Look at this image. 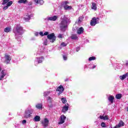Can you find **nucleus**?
Listing matches in <instances>:
<instances>
[{"instance_id": "obj_2", "label": "nucleus", "mask_w": 128, "mask_h": 128, "mask_svg": "<svg viewBox=\"0 0 128 128\" xmlns=\"http://www.w3.org/2000/svg\"><path fill=\"white\" fill-rule=\"evenodd\" d=\"M70 22V18L68 16L64 15L61 17V22L60 24V28L62 32H66L68 28V22Z\"/></svg>"}, {"instance_id": "obj_26", "label": "nucleus", "mask_w": 128, "mask_h": 128, "mask_svg": "<svg viewBox=\"0 0 128 128\" xmlns=\"http://www.w3.org/2000/svg\"><path fill=\"white\" fill-rule=\"evenodd\" d=\"M34 122H40V117L38 116H36L34 118Z\"/></svg>"}, {"instance_id": "obj_31", "label": "nucleus", "mask_w": 128, "mask_h": 128, "mask_svg": "<svg viewBox=\"0 0 128 128\" xmlns=\"http://www.w3.org/2000/svg\"><path fill=\"white\" fill-rule=\"evenodd\" d=\"M96 58L94 56L90 57L88 58V61L91 62V60H96Z\"/></svg>"}, {"instance_id": "obj_49", "label": "nucleus", "mask_w": 128, "mask_h": 128, "mask_svg": "<svg viewBox=\"0 0 128 128\" xmlns=\"http://www.w3.org/2000/svg\"><path fill=\"white\" fill-rule=\"evenodd\" d=\"M125 66H128V61H126V62L125 63Z\"/></svg>"}, {"instance_id": "obj_18", "label": "nucleus", "mask_w": 128, "mask_h": 128, "mask_svg": "<svg viewBox=\"0 0 128 128\" xmlns=\"http://www.w3.org/2000/svg\"><path fill=\"white\" fill-rule=\"evenodd\" d=\"M36 108H37V110H42V104L38 103L36 104Z\"/></svg>"}, {"instance_id": "obj_15", "label": "nucleus", "mask_w": 128, "mask_h": 128, "mask_svg": "<svg viewBox=\"0 0 128 128\" xmlns=\"http://www.w3.org/2000/svg\"><path fill=\"white\" fill-rule=\"evenodd\" d=\"M30 18H32V16L28 14H26L24 17V20L26 22H28L30 20Z\"/></svg>"}, {"instance_id": "obj_6", "label": "nucleus", "mask_w": 128, "mask_h": 128, "mask_svg": "<svg viewBox=\"0 0 128 128\" xmlns=\"http://www.w3.org/2000/svg\"><path fill=\"white\" fill-rule=\"evenodd\" d=\"M58 18V16H48L44 19V22H48V20H52V22H56V20Z\"/></svg>"}, {"instance_id": "obj_52", "label": "nucleus", "mask_w": 128, "mask_h": 128, "mask_svg": "<svg viewBox=\"0 0 128 128\" xmlns=\"http://www.w3.org/2000/svg\"><path fill=\"white\" fill-rule=\"evenodd\" d=\"M2 70V68L0 66V72Z\"/></svg>"}, {"instance_id": "obj_41", "label": "nucleus", "mask_w": 128, "mask_h": 128, "mask_svg": "<svg viewBox=\"0 0 128 128\" xmlns=\"http://www.w3.org/2000/svg\"><path fill=\"white\" fill-rule=\"evenodd\" d=\"M8 6L6 5L4 6L3 8L4 10H8Z\"/></svg>"}, {"instance_id": "obj_55", "label": "nucleus", "mask_w": 128, "mask_h": 128, "mask_svg": "<svg viewBox=\"0 0 128 128\" xmlns=\"http://www.w3.org/2000/svg\"><path fill=\"white\" fill-rule=\"evenodd\" d=\"M115 70H116V68H115Z\"/></svg>"}, {"instance_id": "obj_35", "label": "nucleus", "mask_w": 128, "mask_h": 128, "mask_svg": "<svg viewBox=\"0 0 128 128\" xmlns=\"http://www.w3.org/2000/svg\"><path fill=\"white\" fill-rule=\"evenodd\" d=\"M62 104H66V98H62L61 100Z\"/></svg>"}, {"instance_id": "obj_4", "label": "nucleus", "mask_w": 128, "mask_h": 128, "mask_svg": "<svg viewBox=\"0 0 128 128\" xmlns=\"http://www.w3.org/2000/svg\"><path fill=\"white\" fill-rule=\"evenodd\" d=\"M4 58V62L6 64H8L10 62V60H12V56L10 55H8V54H5V56Z\"/></svg>"}, {"instance_id": "obj_21", "label": "nucleus", "mask_w": 128, "mask_h": 128, "mask_svg": "<svg viewBox=\"0 0 128 128\" xmlns=\"http://www.w3.org/2000/svg\"><path fill=\"white\" fill-rule=\"evenodd\" d=\"M18 2V4H26L28 2V0H19Z\"/></svg>"}, {"instance_id": "obj_32", "label": "nucleus", "mask_w": 128, "mask_h": 128, "mask_svg": "<svg viewBox=\"0 0 128 128\" xmlns=\"http://www.w3.org/2000/svg\"><path fill=\"white\" fill-rule=\"evenodd\" d=\"M122 64H118L116 66V68L118 70H120V68H122Z\"/></svg>"}, {"instance_id": "obj_29", "label": "nucleus", "mask_w": 128, "mask_h": 128, "mask_svg": "<svg viewBox=\"0 0 128 128\" xmlns=\"http://www.w3.org/2000/svg\"><path fill=\"white\" fill-rule=\"evenodd\" d=\"M116 98L117 100H120L122 98V94H116Z\"/></svg>"}, {"instance_id": "obj_25", "label": "nucleus", "mask_w": 128, "mask_h": 128, "mask_svg": "<svg viewBox=\"0 0 128 128\" xmlns=\"http://www.w3.org/2000/svg\"><path fill=\"white\" fill-rule=\"evenodd\" d=\"M92 10H96L97 7H96V3H92Z\"/></svg>"}, {"instance_id": "obj_17", "label": "nucleus", "mask_w": 128, "mask_h": 128, "mask_svg": "<svg viewBox=\"0 0 128 128\" xmlns=\"http://www.w3.org/2000/svg\"><path fill=\"white\" fill-rule=\"evenodd\" d=\"M84 28H82V27L80 28L77 30L78 34H84Z\"/></svg>"}, {"instance_id": "obj_20", "label": "nucleus", "mask_w": 128, "mask_h": 128, "mask_svg": "<svg viewBox=\"0 0 128 128\" xmlns=\"http://www.w3.org/2000/svg\"><path fill=\"white\" fill-rule=\"evenodd\" d=\"M100 120H108V115L106 116H104V115L100 116Z\"/></svg>"}, {"instance_id": "obj_19", "label": "nucleus", "mask_w": 128, "mask_h": 128, "mask_svg": "<svg viewBox=\"0 0 128 128\" xmlns=\"http://www.w3.org/2000/svg\"><path fill=\"white\" fill-rule=\"evenodd\" d=\"M114 97L112 95H110L108 97V100H109V102H111V104H114Z\"/></svg>"}, {"instance_id": "obj_13", "label": "nucleus", "mask_w": 128, "mask_h": 128, "mask_svg": "<svg viewBox=\"0 0 128 128\" xmlns=\"http://www.w3.org/2000/svg\"><path fill=\"white\" fill-rule=\"evenodd\" d=\"M34 2H36V4H40V6H42L44 2V0H34Z\"/></svg>"}, {"instance_id": "obj_50", "label": "nucleus", "mask_w": 128, "mask_h": 128, "mask_svg": "<svg viewBox=\"0 0 128 128\" xmlns=\"http://www.w3.org/2000/svg\"><path fill=\"white\" fill-rule=\"evenodd\" d=\"M96 66L93 65L92 68H96Z\"/></svg>"}, {"instance_id": "obj_8", "label": "nucleus", "mask_w": 128, "mask_h": 128, "mask_svg": "<svg viewBox=\"0 0 128 128\" xmlns=\"http://www.w3.org/2000/svg\"><path fill=\"white\" fill-rule=\"evenodd\" d=\"M68 2H63L62 4V6L64 8V10H72V6L68 5Z\"/></svg>"}, {"instance_id": "obj_33", "label": "nucleus", "mask_w": 128, "mask_h": 128, "mask_svg": "<svg viewBox=\"0 0 128 128\" xmlns=\"http://www.w3.org/2000/svg\"><path fill=\"white\" fill-rule=\"evenodd\" d=\"M101 126L102 128H106V123H104V122H102L101 123Z\"/></svg>"}, {"instance_id": "obj_48", "label": "nucleus", "mask_w": 128, "mask_h": 128, "mask_svg": "<svg viewBox=\"0 0 128 128\" xmlns=\"http://www.w3.org/2000/svg\"><path fill=\"white\" fill-rule=\"evenodd\" d=\"M80 47H78L76 48V52H78V50H80Z\"/></svg>"}, {"instance_id": "obj_51", "label": "nucleus", "mask_w": 128, "mask_h": 128, "mask_svg": "<svg viewBox=\"0 0 128 128\" xmlns=\"http://www.w3.org/2000/svg\"><path fill=\"white\" fill-rule=\"evenodd\" d=\"M68 78L65 80V82H68Z\"/></svg>"}, {"instance_id": "obj_46", "label": "nucleus", "mask_w": 128, "mask_h": 128, "mask_svg": "<svg viewBox=\"0 0 128 128\" xmlns=\"http://www.w3.org/2000/svg\"><path fill=\"white\" fill-rule=\"evenodd\" d=\"M39 34H40L41 36H44V32H40V33H39Z\"/></svg>"}, {"instance_id": "obj_1", "label": "nucleus", "mask_w": 128, "mask_h": 128, "mask_svg": "<svg viewBox=\"0 0 128 128\" xmlns=\"http://www.w3.org/2000/svg\"><path fill=\"white\" fill-rule=\"evenodd\" d=\"M13 32L15 34L16 39L20 42L18 44H20V40H22V36L24 32V28L20 26V24H16L14 28H13Z\"/></svg>"}, {"instance_id": "obj_40", "label": "nucleus", "mask_w": 128, "mask_h": 128, "mask_svg": "<svg viewBox=\"0 0 128 128\" xmlns=\"http://www.w3.org/2000/svg\"><path fill=\"white\" fill-rule=\"evenodd\" d=\"M63 58L64 60H68V57L66 55L63 56Z\"/></svg>"}, {"instance_id": "obj_16", "label": "nucleus", "mask_w": 128, "mask_h": 128, "mask_svg": "<svg viewBox=\"0 0 128 128\" xmlns=\"http://www.w3.org/2000/svg\"><path fill=\"white\" fill-rule=\"evenodd\" d=\"M68 110V104H66L62 108V112H66Z\"/></svg>"}, {"instance_id": "obj_9", "label": "nucleus", "mask_w": 128, "mask_h": 128, "mask_svg": "<svg viewBox=\"0 0 128 128\" xmlns=\"http://www.w3.org/2000/svg\"><path fill=\"white\" fill-rule=\"evenodd\" d=\"M44 60V57L41 56L40 58H36V59L35 60L34 64L35 66H38V64H42Z\"/></svg>"}, {"instance_id": "obj_23", "label": "nucleus", "mask_w": 128, "mask_h": 128, "mask_svg": "<svg viewBox=\"0 0 128 128\" xmlns=\"http://www.w3.org/2000/svg\"><path fill=\"white\" fill-rule=\"evenodd\" d=\"M49 94H50V91H46L44 92V98H46Z\"/></svg>"}, {"instance_id": "obj_37", "label": "nucleus", "mask_w": 128, "mask_h": 128, "mask_svg": "<svg viewBox=\"0 0 128 128\" xmlns=\"http://www.w3.org/2000/svg\"><path fill=\"white\" fill-rule=\"evenodd\" d=\"M47 100L49 102H52V98H50V96H48L47 98Z\"/></svg>"}, {"instance_id": "obj_30", "label": "nucleus", "mask_w": 128, "mask_h": 128, "mask_svg": "<svg viewBox=\"0 0 128 128\" xmlns=\"http://www.w3.org/2000/svg\"><path fill=\"white\" fill-rule=\"evenodd\" d=\"M71 38L72 40H78V36L76 34H72Z\"/></svg>"}, {"instance_id": "obj_22", "label": "nucleus", "mask_w": 128, "mask_h": 128, "mask_svg": "<svg viewBox=\"0 0 128 128\" xmlns=\"http://www.w3.org/2000/svg\"><path fill=\"white\" fill-rule=\"evenodd\" d=\"M128 76V74L126 73V74L121 76H120V80H124V78H126V76Z\"/></svg>"}, {"instance_id": "obj_42", "label": "nucleus", "mask_w": 128, "mask_h": 128, "mask_svg": "<svg viewBox=\"0 0 128 128\" xmlns=\"http://www.w3.org/2000/svg\"><path fill=\"white\" fill-rule=\"evenodd\" d=\"M46 44H48V40L46 39L44 40V44L46 46Z\"/></svg>"}, {"instance_id": "obj_34", "label": "nucleus", "mask_w": 128, "mask_h": 128, "mask_svg": "<svg viewBox=\"0 0 128 128\" xmlns=\"http://www.w3.org/2000/svg\"><path fill=\"white\" fill-rule=\"evenodd\" d=\"M12 1H10L8 2H7V6H12Z\"/></svg>"}, {"instance_id": "obj_43", "label": "nucleus", "mask_w": 128, "mask_h": 128, "mask_svg": "<svg viewBox=\"0 0 128 128\" xmlns=\"http://www.w3.org/2000/svg\"><path fill=\"white\" fill-rule=\"evenodd\" d=\"M50 104H48V106L49 108H52L53 106V105L52 104V102H50Z\"/></svg>"}, {"instance_id": "obj_47", "label": "nucleus", "mask_w": 128, "mask_h": 128, "mask_svg": "<svg viewBox=\"0 0 128 128\" xmlns=\"http://www.w3.org/2000/svg\"><path fill=\"white\" fill-rule=\"evenodd\" d=\"M38 34H39L38 32H36L34 33V35H35L36 36H38Z\"/></svg>"}, {"instance_id": "obj_10", "label": "nucleus", "mask_w": 128, "mask_h": 128, "mask_svg": "<svg viewBox=\"0 0 128 128\" xmlns=\"http://www.w3.org/2000/svg\"><path fill=\"white\" fill-rule=\"evenodd\" d=\"M64 86H62V85L59 86L56 90V91L58 92V96H60V94H62V92H64Z\"/></svg>"}, {"instance_id": "obj_28", "label": "nucleus", "mask_w": 128, "mask_h": 128, "mask_svg": "<svg viewBox=\"0 0 128 128\" xmlns=\"http://www.w3.org/2000/svg\"><path fill=\"white\" fill-rule=\"evenodd\" d=\"M10 30H11V28L9 27H6L4 30V31L5 32H10Z\"/></svg>"}, {"instance_id": "obj_3", "label": "nucleus", "mask_w": 128, "mask_h": 128, "mask_svg": "<svg viewBox=\"0 0 128 128\" xmlns=\"http://www.w3.org/2000/svg\"><path fill=\"white\" fill-rule=\"evenodd\" d=\"M33 113L34 109L26 110L24 114V117L26 118H30V115L32 114Z\"/></svg>"}, {"instance_id": "obj_54", "label": "nucleus", "mask_w": 128, "mask_h": 128, "mask_svg": "<svg viewBox=\"0 0 128 128\" xmlns=\"http://www.w3.org/2000/svg\"><path fill=\"white\" fill-rule=\"evenodd\" d=\"M92 66V65H90V66Z\"/></svg>"}, {"instance_id": "obj_45", "label": "nucleus", "mask_w": 128, "mask_h": 128, "mask_svg": "<svg viewBox=\"0 0 128 128\" xmlns=\"http://www.w3.org/2000/svg\"><path fill=\"white\" fill-rule=\"evenodd\" d=\"M22 124H26V120H23L22 121Z\"/></svg>"}, {"instance_id": "obj_27", "label": "nucleus", "mask_w": 128, "mask_h": 128, "mask_svg": "<svg viewBox=\"0 0 128 128\" xmlns=\"http://www.w3.org/2000/svg\"><path fill=\"white\" fill-rule=\"evenodd\" d=\"M84 16H81L78 18V24H80V22H82V20H84Z\"/></svg>"}, {"instance_id": "obj_36", "label": "nucleus", "mask_w": 128, "mask_h": 128, "mask_svg": "<svg viewBox=\"0 0 128 128\" xmlns=\"http://www.w3.org/2000/svg\"><path fill=\"white\" fill-rule=\"evenodd\" d=\"M58 38H64V34H58Z\"/></svg>"}, {"instance_id": "obj_7", "label": "nucleus", "mask_w": 128, "mask_h": 128, "mask_svg": "<svg viewBox=\"0 0 128 128\" xmlns=\"http://www.w3.org/2000/svg\"><path fill=\"white\" fill-rule=\"evenodd\" d=\"M47 38L49 40H50V42H54L56 41V36H54V33H52L51 34H49L48 35Z\"/></svg>"}, {"instance_id": "obj_11", "label": "nucleus", "mask_w": 128, "mask_h": 128, "mask_svg": "<svg viewBox=\"0 0 128 128\" xmlns=\"http://www.w3.org/2000/svg\"><path fill=\"white\" fill-rule=\"evenodd\" d=\"M50 120H48L47 118H44V120L42 121V125L43 126H44V128L48 126Z\"/></svg>"}, {"instance_id": "obj_44", "label": "nucleus", "mask_w": 128, "mask_h": 128, "mask_svg": "<svg viewBox=\"0 0 128 128\" xmlns=\"http://www.w3.org/2000/svg\"><path fill=\"white\" fill-rule=\"evenodd\" d=\"M44 36H48V32H46L44 34Z\"/></svg>"}, {"instance_id": "obj_12", "label": "nucleus", "mask_w": 128, "mask_h": 128, "mask_svg": "<svg viewBox=\"0 0 128 128\" xmlns=\"http://www.w3.org/2000/svg\"><path fill=\"white\" fill-rule=\"evenodd\" d=\"M66 117L64 115H62L60 116V122H58V124H64V120H66Z\"/></svg>"}, {"instance_id": "obj_38", "label": "nucleus", "mask_w": 128, "mask_h": 128, "mask_svg": "<svg viewBox=\"0 0 128 128\" xmlns=\"http://www.w3.org/2000/svg\"><path fill=\"white\" fill-rule=\"evenodd\" d=\"M10 0H4L2 4H8Z\"/></svg>"}, {"instance_id": "obj_5", "label": "nucleus", "mask_w": 128, "mask_h": 128, "mask_svg": "<svg viewBox=\"0 0 128 128\" xmlns=\"http://www.w3.org/2000/svg\"><path fill=\"white\" fill-rule=\"evenodd\" d=\"M100 22V18H94L90 21V24L92 26H94Z\"/></svg>"}, {"instance_id": "obj_53", "label": "nucleus", "mask_w": 128, "mask_h": 128, "mask_svg": "<svg viewBox=\"0 0 128 128\" xmlns=\"http://www.w3.org/2000/svg\"><path fill=\"white\" fill-rule=\"evenodd\" d=\"M127 112H128V110H127Z\"/></svg>"}, {"instance_id": "obj_24", "label": "nucleus", "mask_w": 128, "mask_h": 128, "mask_svg": "<svg viewBox=\"0 0 128 128\" xmlns=\"http://www.w3.org/2000/svg\"><path fill=\"white\" fill-rule=\"evenodd\" d=\"M118 126L120 128L122 126H124V122L122 121H120L118 124H117Z\"/></svg>"}, {"instance_id": "obj_14", "label": "nucleus", "mask_w": 128, "mask_h": 128, "mask_svg": "<svg viewBox=\"0 0 128 128\" xmlns=\"http://www.w3.org/2000/svg\"><path fill=\"white\" fill-rule=\"evenodd\" d=\"M6 70H3L1 72V74H0V80H2L4 78V76H6Z\"/></svg>"}, {"instance_id": "obj_39", "label": "nucleus", "mask_w": 128, "mask_h": 128, "mask_svg": "<svg viewBox=\"0 0 128 128\" xmlns=\"http://www.w3.org/2000/svg\"><path fill=\"white\" fill-rule=\"evenodd\" d=\"M61 46H66L67 44H66V43H64V42H62V43L61 44Z\"/></svg>"}]
</instances>
